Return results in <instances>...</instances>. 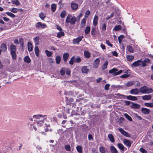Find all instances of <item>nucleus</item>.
I'll return each mask as SVG.
<instances>
[{
	"label": "nucleus",
	"instance_id": "27",
	"mask_svg": "<svg viewBox=\"0 0 153 153\" xmlns=\"http://www.w3.org/2000/svg\"><path fill=\"white\" fill-rule=\"evenodd\" d=\"M108 137L111 142H114V137L112 134H108Z\"/></svg>",
	"mask_w": 153,
	"mask_h": 153
},
{
	"label": "nucleus",
	"instance_id": "28",
	"mask_svg": "<svg viewBox=\"0 0 153 153\" xmlns=\"http://www.w3.org/2000/svg\"><path fill=\"white\" fill-rule=\"evenodd\" d=\"M127 50L130 53H133L134 52V49L130 45L127 46Z\"/></svg>",
	"mask_w": 153,
	"mask_h": 153
},
{
	"label": "nucleus",
	"instance_id": "59",
	"mask_svg": "<svg viewBox=\"0 0 153 153\" xmlns=\"http://www.w3.org/2000/svg\"><path fill=\"white\" fill-rule=\"evenodd\" d=\"M123 35H120L118 37V41L120 43L122 42V39L123 38Z\"/></svg>",
	"mask_w": 153,
	"mask_h": 153
},
{
	"label": "nucleus",
	"instance_id": "37",
	"mask_svg": "<svg viewBox=\"0 0 153 153\" xmlns=\"http://www.w3.org/2000/svg\"><path fill=\"white\" fill-rule=\"evenodd\" d=\"M77 151L79 153H81L82 152V148L80 146H78L76 147Z\"/></svg>",
	"mask_w": 153,
	"mask_h": 153
},
{
	"label": "nucleus",
	"instance_id": "42",
	"mask_svg": "<svg viewBox=\"0 0 153 153\" xmlns=\"http://www.w3.org/2000/svg\"><path fill=\"white\" fill-rule=\"evenodd\" d=\"M108 65V62L106 61L103 64L102 67V69L103 70H105L107 68V66Z\"/></svg>",
	"mask_w": 153,
	"mask_h": 153
},
{
	"label": "nucleus",
	"instance_id": "60",
	"mask_svg": "<svg viewBox=\"0 0 153 153\" xmlns=\"http://www.w3.org/2000/svg\"><path fill=\"white\" fill-rule=\"evenodd\" d=\"M110 86V84H106L104 87V88L105 90H108L109 89V88Z\"/></svg>",
	"mask_w": 153,
	"mask_h": 153
},
{
	"label": "nucleus",
	"instance_id": "16",
	"mask_svg": "<svg viewBox=\"0 0 153 153\" xmlns=\"http://www.w3.org/2000/svg\"><path fill=\"white\" fill-rule=\"evenodd\" d=\"M98 19V17L96 15H95L93 21V25L94 26H96L97 24Z\"/></svg>",
	"mask_w": 153,
	"mask_h": 153
},
{
	"label": "nucleus",
	"instance_id": "19",
	"mask_svg": "<svg viewBox=\"0 0 153 153\" xmlns=\"http://www.w3.org/2000/svg\"><path fill=\"white\" fill-rule=\"evenodd\" d=\"M1 50L4 52H5L7 50V47L6 45L5 44H2L0 46Z\"/></svg>",
	"mask_w": 153,
	"mask_h": 153
},
{
	"label": "nucleus",
	"instance_id": "7",
	"mask_svg": "<svg viewBox=\"0 0 153 153\" xmlns=\"http://www.w3.org/2000/svg\"><path fill=\"white\" fill-rule=\"evenodd\" d=\"M83 37V36H80L76 39H74L73 40V43L74 44H78L79 42L82 40Z\"/></svg>",
	"mask_w": 153,
	"mask_h": 153
},
{
	"label": "nucleus",
	"instance_id": "39",
	"mask_svg": "<svg viewBox=\"0 0 153 153\" xmlns=\"http://www.w3.org/2000/svg\"><path fill=\"white\" fill-rule=\"evenodd\" d=\"M39 16L42 20H44L45 17V15L43 13H41L39 14Z\"/></svg>",
	"mask_w": 153,
	"mask_h": 153
},
{
	"label": "nucleus",
	"instance_id": "58",
	"mask_svg": "<svg viewBox=\"0 0 153 153\" xmlns=\"http://www.w3.org/2000/svg\"><path fill=\"white\" fill-rule=\"evenodd\" d=\"M139 150L143 153H148L147 151L143 148H140Z\"/></svg>",
	"mask_w": 153,
	"mask_h": 153
},
{
	"label": "nucleus",
	"instance_id": "23",
	"mask_svg": "<svg viewBox=\"0 0 153 153\" xmlns=\"http://www.w3.org/2000/svg\"><path fill=\"white\" fill-rule=\"evenodd\" d=\"M110 149L112 153H117V151L114 146H111Z\"/></svg>",
	"mask_w": 153,
	"mask_h": 153
},
{
	"label": "nucleus",
	"instance_id": "40",
	"mask_svg": "<svg viewBox=\"0 0 153 153\" xmlns=\"http://www.w3.org/2000/svg\"><path fill=\"white\" fill-rule=\"evenodd\" d=\"M64 33L63 32L60 31L57 33V37L59 38H60L62 36H64Z\"/></svg>",
	"mask_w": 153,
	"mask_h": 153
},
{
	"label": "nucleus",
	"instance_id": "1",
	"mask_svg": "<svg viewBox=\"0 0 153 153\" xmlns=\"http://www.w3.org/2000/svg\"><path fill=\"white\" fill-rule=\"evenodd\" d=\"M46 116L41 115H34L33 116L34 121H36L38 126H41L44 123V119Z\"/></svg>",
	"mask_w": 153,
	"mask_h": 153
},
{
	"label": "nucleus",
	"instance_id": "2",
	"mask_svg": "<svg viewBox=\"0 0 153 153\" xmlns=\"http://www.w3.org/2000/svg\"><path fill=\"white\" fill-rule=\"evenodd\" d=\"M76 21V19L74 16L68 14L65 20L67 23H70L71 25H74Z\"/></svg>",
	"mask_w": 153,
	"mask_h": 153
},
{
	"label": "nucleus",
	"instance_id": "6",
	"mask_svg": "<svg viewBox=\"0 0 153 153\" xmlns=\"http://www.w3.org/2000/svg\"><path fill=\"white\" fill-rule=\"evenodd\" d=\"M45 115L46 116L45 117L44 120L47 121V123H45L44 125L45 126V127L48 128L50 126L49 122L50 121H51L52 117L50 116Z\"/></svg>",
	"mask_w": 153,
	"mask_h": 153
},
{
	"label": "nucleus",
	"instance_id": "3",
	"mask_svg": "<svg viewBox=\"0 0 153 153\" xmlns=\"http://www.w3.org/2000/svg\"><path fill=\"white\" fill-rule=\"evenodd\" d=\"M139 91L140 93L145 94H150L153 92V90L152 88H149L146 86H144L140 88Z\"/></svg>",
	"mask_w": 153,
	"mask_h": 153
},
{
	"label": "nucleus",
	"instance_id": "61",
	"mask_svg": "<svg viewBox=\"0 0 153 153\" xmlns=\"http://www.w3.org/2000/svg\"><path fill=\"white\" fill-rule=\"evenodd\" d=\"M81 61V59L78 57L76 59L75 58V62L76 63H79Z\"/></svg>",
	"mask_w": 153,
	"mask_h": 153
},
{
	"label": "nucleus",
	"instance_id": "62",
	"mask_svg": "<svg viewBox=\"0 0 153 153\" xmlns=\"http://www.w3.org/2000/svg\"><path fill=\"white\" fill-rule=\"evenodd\" d=\"M86 22V20L85 19H83L81 21L82 26H84Z\"/></svg>",
	"mask_w": 153,
	"mask_h": 153
},
{
	"label": "nucleus",
	"instance_id": "22",
	"mask_svg": "<svg viewBox=\"0 0 153 153\" xmlns=\"http://www.w3.org/2000/svg\"><path fill=\"white\" fill-rule=\"evenodd\" d=\"M82 71L83 73H87L89 71L88 69L87 68V67L84 66L82 67Z\"/></svg>",
	"mask_w": 153,
	"mask_h": 153
},
{
	"label": "nucleus",
	"instance_id": "55",
	"mask_svg": "<svg viewBox=\"0 0 153 153\" xmlns=\"http://www.w3.org/2000/svg\"><path fill=\"white\" fill-rule=\"evenodd\" d=\"M151 98V96H142V99L144 100H150Z\"/></svg>",
	"mask_w": 153,
	"mask_h": 153
},
{
	"label": "nucleus",
	"instance_id": "34",
	"mask_svg": "<svg viewBox=\"0 0 153 153\" xmlns=\"http://www.w3.org/2000/svg\"><path fill=\"white\" fill-rule=\"evenodd\" d=\"M24 61L26 62L29 63L31 61V60L30 58L28 56H26L24 59Z\"/></svg>",
	"mask_w": 153,
	"mask_h": 153
},
{
	"label": "nucleus",
	"instance_id": "47",
	"mask_svg": "<svg viewBox=\"0 0 153 153\" xmlns=\"http://www.w3.org/2000/svg\"><path fill=\"white\" fill-rule=\"evenodd\" d=\"M45 53L47 56L48 57L51 56L52 54V53L51 52L49 51L48 50H45Z\"/></svg>",
	"mask_w": 153,
	"mask_h": 153
},
{
	"label": "nucleus",
	"instance_id": "5",
	"mask_svg": "<svg viewBox=\"0 0 153 153\" xmlns=\"http://www.w3.org/2000/svg\"><path fill=\"white\" fill-rule=\"evenodd\" d=\"M144 64V63L143 64V63L142 61L140 60L134 62L132 63L131 66L132 67H137L138 66L142 67L145 66V65Z\"/></svg>",
	"mask_w": 153,
	"mask_h": 153
},
{
	"label": "nucleus",
	"instance_id": "36",
	"mask_svg": "<svg viewBox=\"0 0 153 153\" xmlns=\"http://www.w3.org/2000/svg\"><path fill=\"white\" fill-rule=\"evenodd\" d=\"M6 14L9 16H10L13 18H14L16 16L15 15L10 12H7L6 13Z\"/></svg>",
	"mask_w": 153,
	"mask_h": 153
},
{
	"label": "nucleus",
	"instance_id": "29",
	"mask_svg": "<svg viewBox=\"0 0 153 153\" xmlns=\"http://www.w3.org/2000/svg\"><path fill=\"white\" fill-rule=\"evenodd\" d=\"M84 54L86 58H88L90 56V53L87 51H85L84 52Z\"/></svg>",
	"mask_w": 153,
	"mask_h": 153
},
{
	"label": "nucleus",
	"instance_id": "57",
	"mask_svg": "<svg viewBox=\"0 0 153 153\" xmlns=\"http://www.w3.org/2000/svg\"><path fill=\"white\" fill-rule=\"evenodd\" d=\"M61 74L62 75H64L65 73V69L64 68H62L60 71Z\"/></svg>",
	"mask_w": 153,
	"mask_h": 153
},
{
	"label": "nucleus",
	"instance_id": "10",
	"mask_svg": "<svg viewBox=\"0 0 153 153\" xmlns=\"http://www.w3.org/2000/svg\"><path fill=\"white\" fill-rule=\"evenodd\" d=\"M119 131L120 132V133L123 135L127 137H130V136L126 131H124L123 129L122 128H120L118 129Z\"/></svg>",
	"mask_w": 153,
	"mask_h": 153
},
{
	"label": "nucleus",
	"instance_id": "26",
	"mask_svg": "<svg viewBox=\"0 0 153 153\" xmlns=\"http://www.w3.org/2000/svg\"><path fill=\"white\" fill-rule=\"evenodd\" d=\"M122 27L120 25H116L113 29V30L115 31H118L121 29Z\"/></svg>",
	"mask_w": 153,
	"mask_h": 153
},
{
	"label": "nucleus",
	"instance_id": "52",
	"mask_svg": "<svg viewBox=\"0 0 153 153\" xmlns=\"http://www.w3.org/2000/svg\"><path fill=\"white\" fill-rule=\"evenodd\" d=\"M90 13V11L89 10L87 11L85 13L84 17L85 18H87L88 16L89 15Z\"/></svg>",
	"mask_w": 153,
	"mask_h": 153
},
{
	"label": "nucleus",
	"instance_id": "48",
	"mask_svg": "<svg viewBox=\"0 0 153 153\" xmlns=\"http://www.w3.org/2000/svg\"><path fill=\"white\" fill-rule=\"evenodd\" d=\"M131 106L133 108H139L140 107V105L136 104H132Z\"/></svg>",
	"mask_w": 153,
	"mask_h": 153
},
{
	"label": "nucleus",
	"instance_id": "30",
	"mask_svg": "<svg viewBox=\"0 0 153 153\" xmlns=\"http://www.w3.org/2000/svg\"><path fill=\"white\" fill-rule=\"evenodd\" d=\"M128 99L134 101L137 100V98L135 96H127Z\"/></svg>",
	"mask_w": 153,
	"mask_h": 153
},
{
	"label": "nucleus",
	"instance_id": "9",
	"mask_svg": "<svg viewBox=\"0 0 153 153\" xmlns=\"http://www.w3.org/2000/svg\"><path fill=\"white\" fill-rule=\"evenodd\" d=\"M100 60L99 58L96 59L94 61L93 64V67L94 68H97L100 65Z\"/></svg>",
	"mask_w": 153,
	"mask_h": 153
},
{
	"label": "nucleus",
	"instance_id": "25",
	"mask_svg": "<svg viewBox=\"0 0 153 153\" xmlns=\"http://www.w3.org/2000/svg\"><path fill=\"white\" fill-rule=\"evenodd\" d=\"M28 49L29 51L30 52L32 51L33 50L32 45L31 42H29L27 44Z\"/></svg>",
	"mask_w": 153,
	"mask_h": 153
},
{
	"label": "nucleus",
	"instance_id": "13",
	"mask_svg": "<svg viewBox=\"0 0 153 153\" xmlns=\"http://www.w3.org/2000/svg\"><path fill=\"white\" fill-rule=\"evenodd\" d=\"M10 10L14 13H16L19 11H22V10L21 9H18L14 7L11 9Z\"/></svg>",
	"mask_w": 153,
	"mask_h": 153
},
{
	"label": "nucleus",
	"instance_id": "63",
	"mask_svg": "<svg viewBox=\"0 0 153 153\" xmlns=\"http://www.w3.org/2000/svg\"><path fill=\"white\" fill-rule=\"evenodd\" d=\"M88 139L89 140H92L93 139V138L91 134H89L88 135Z\"/></svg>",
	"mask_w": 153,
	"mask_h": 153
},
{
	"label": "nucleus",
	"instance_id": "31",
	"mask_svg": "<svg viewBox=\"0 0 153 153\" xmlns=\"http://www.w3.org/2000/svg\"><path fill=\"white\" fill-rule=\"evenodd\" d=\"M134 58V57L132 55H127L126 59L128 61H130L132 60Z\"/></svg>",
	"mask_w": 153,
	"mask_h": 153
},
{
	"label": "nucleus",
	"instance_id": "20",
	"mask_svg": "<svg viewBox=\"0 0 153 153\" xmlns=\"http://www.w3.org/2000/svg\"><path fill=\"white\" fill-rule=\"evenodd\" d=\"M69 55L68 53H65L63 55V58L65 62H66L67 61Z\"/></svg>",
	"mask_w": 153,
	"mask_h": 153
},
{
	"label": "nucleus",
	"instance_id": "32",
	"mask_svg": "<svg viewBox=\"0 0 153 153\" xmlns=\"http://www.w3.org/2000/svg\"><path fill=\"white\" fill-rule=\"evenodd\" d=\"M56 6L55 4H52L51 6V9L53 12H54L56 9Z\"/></svg>",
	"mask_w": 153,
	"mask_h": 153
},
{
	"label": "nucleus",
	"instance_id": "53",
	"mask_svg": "<svg viewBox=\"0 0 153 153\" xmlns=\"http://www.w3.org/2000/svg\"><path fill=\"white\" fill-rule=\"evenodd\" d=\"M65 148L67 151H69L71 150V147L69 145H67L65 146Z\"/></svg>",
	"mask_w": 153,
	"mask_h": 153
},
{
	"label": "nucleus",
	"instance_id": "64",
	"mask_svg": "<svg viewBox=\"0 0 153 153\" xmlns=\"http://www.w3.org/2000/svg\"><path fill=\"white\" fill-rule=\"evenodd\" d=\"M128 76V75L127 74H125L120 76V77L121 78H126Z\"/></svg>",
	"mask_w": 153,
	"mask_h": 153
},
{
	"label": "nucleus",
	"instance_id": "43",
	"mask_svg": "<svg viewBox=\"0 0 153 153\" xmlns=\"http://www.w3.org/2000/svg\"><path fill=\"white\" fill-rule=\"evenodd\" d=\"M99 150L102 153H105L106 152L105 148L103 146L100 147L99 148Z\"/></svg>",
	"mask_w": 153,
	"mask_h": 153
},
{
	"label": "nucleus",
	"instance_id": "12",
	"mask_svg": "<svg viewBox=\"0 0 153 153\" xmlns=\"http://www.w3.org/2000/svg\"><path fill=\"white\" fill-rule=\"evenodd\" d=\"M111 87H113V88H116L117 90L120 89H125V85H112Z\"/></svg>",
	"mask_w": 153,
	"mask_h": 153
},
{
	"label": "nucleus",
	"instance_id": "17",
	"mask_svg": "<svg viewBox=\"0 0 153 153\" xmlns=\"http://www.w3.org/2000/svg\"><path fill=\"white\" fill-rule=\"evenodd\" d=\"M139 92V90L137 89H133L130 91V93L132 94L135 95L138 93Z\"/></svg>",
	"mask_w": 153,
	"mask_h": 153
},
{
	"label": "nucleus",
	"instance_id": "54",
	"mask_svg": "<svg viewBox=\"0 0 153 153\" xmlns=\"http://www.w3.org/2000/svg\"><path fill=\"white\" fill-rule=\"evenodd\" d=\"M145 105L146 106L150 107H153V103H146Z\"/></svg>",
	"mask_w": 153,
	"mask_h": 153
},
{
	"label": "nucleus",
	"instance_id": "14",
	"mask_svg": "<svg viewBox=\"0 0 153 153\" xmlns=\"http://www.w3.org/2000/svg\"><path fill=\"white\" fill-rule=\"evenodd\" d=\"M9 50L10 53L16 52V47L15 45L12 44L10 46Z\"/></svg>",
	"mask_w": 153,
	"mask_h": 153
},
{
	"label": "nucleus",
	"instance_id": "35",
	"mask_svg": "<svg viewBox=\"0 0 153 153\" xmlns=\"http://www.w3.org/2000/svg\"><path fill=\"white\" fill-rule=\"evenodd\" d=\"M117 146L119 149L123 151L124 150L125 147L122 144L118 143L117 144Z\"/></svg>",
	"mask_w": 153,
	"mask_h": 153
},
{
	"label": "nucleus",
	"instance_id": "41",
	"mask_svg": "<svg viewBox=\"0 0 153 153\" xmlns=\"http://www.w3.org/2000/svg\"><path fill=\"white\" fill-rule=\"evenodd\" d=\"M124 115L126 117L129 121H132V119L131 117L127 114H125Z\"/></svg>",
	"mask_w": 153,
	"mask_h": 153
},
{
	"label": "nucleus",
	"instance_id": "45",
	"mask_svg": "<svg viewBox=\"0 0 153 153\" xmlns=\"http://www.w3.org/2000/svg\"><path fill=\"white\" fill-rule=\"evenodd\" d=\"M90 31V27L89 26L86 27L85 29V33L87 34Z\"/></svg>",
	"mask_w": 153,
	"mask_h": 153
},
{
	"label": "nucleus",
	"instance_id": "8",
	"mask_svg": "<svg viewBox=\"0 0 153 153\" xmlns=\"http://www.w3.org/2000/svg\"><path fill=\"white\" fill-rule=\"evenodd\" d=\"M47 27V25L45 24H42L40 22H37L36 25V28H44Z\"/></svg>",
	"mask_w": 153,
	"mask_h": 153
},
{
	"label": "nucleus",
	"instance_id": "51",
	"mask_svg": "<svg viewBox=\"0 0 153 153\" xmlns=\"http://www.w3.org/2000/svg\"><path fill=\"white\" fill-rule=\"evenodd\" d=\"M12 3L17 6L19 5L20 4V2L18 0H13Z\"/></svg>",
	"mask_w": 153,
	"mask_h": 153
},
{
	"label": "nucleus",
	"instance_id": "46",
	"mask_svg": "<svg viewBox=\"0 0 153 153\" xmlns=\"http://www.w3.org/2000/svg\"><path fill=\"white\" fill-rule=\"evenodd\" d=\"M134 84V81H130L128 82L126 84V85L127 87H130Z\"/></svg>",
	"mask_w": 153,
	"mask_h": 153
},
{
	"label": "nucleus",
	"instance_id": "33",
	"mask_svg": "<svg viewBox=\"0 0 153 153\" xmlns=\"http://www.w3.org/2000/svg\"><path fill=\"white\" fill-rule=\"evenodd\" d=\"M56 62L57 64L60 63L61 61V57L59 56H57L56 58Z\"/></svg>",
	"mask_w": 153,
	"mask_h": 153
},
{
	"label": "nucleus",
	"instance_id": "50",
	"mask_svg": "<svg viewBox=\"0 0 153 153\" xmlns=\"http://www.w3.org/2000/svg\"><path fill=\"white\" fill-rule=\"evenodd\" d=\"M66 14V13L65 11L63 10L61 13L60 16L62 18H64Z\"/></svg>",
	"mask_w": 153,
	"mask_h": 153
},
{
	"label": "nucleus",
	"instance_id": "56",
	"mask_svg": "<svg viewBox=\"0 0 153 153\" xmlns=\"http://www.w3.org/2000/svg\"><path fill=\"white\" fill-rule=\"evenodd\" d=\"M96 34V30L95 28L94 27H92L91 30V34L92 35H94Z\"/></svg>",
	"mask_w": 153,
	"mask_h": 153
},
{
	"label": "nucleus",
	"instance_id": "49",
	"mask_svg": "<svg viewBox=\"0 0 153 153\" xmlns=\"http://www.w3.org/2000/svg\"><path fill=\"white\" fill-rule=\"evenodd\" d=\"M150 60L149 59L146 58L145 59V60L143 61H142V62L145 65V66L147 65L146 63L147 62H150Z\"/></svg>",
	"mask_w": 153,
	"mask_h": 153
},
{
	"label": "nucleus",
	"instance_id": "38",
	"mask_svg": "<svg viewBox=\"0 0 153 153\" xmlns=\"http://www.w3.org/2000/svg\"><path fill=\"white\" fill-rule=\"evenodd\" d=\"M10 53L11 55L12 58L14 59H16L17 55L16 52H10Z\"/></svg>",
	"mask_w": 153,
	"mask_h": 153
},
{
	"label": "nucleus",
	"instance_id": "18",
	"mask_svg": "<svg viewBox=\"0 0 153 153\" xmlns=\"http://www.w3.org/2000/svg\"><path fill=\"white\" fill-rule=\"evenodd\" d=\"M72 9L73 10H76L78 7V4L74 2H72L71 4Z\"/></svg>",
	"mask_w": 153,
	"mask_h": 153
},
{
	"label": "nucleus",
	"instance_id": "11",
	"mask_svg": "<svg viewBox=\"0 0 153 153\" xmlns=\"http://www.w3.org/2000/svg\"><path fill=\"white\" fill-rule=\"evenodd\" d=\"M123 142L125 145L126 146L130 147L131 146L132 143L129 140L125 139L123 140Z\"/></svg>",
	"mask_w": 153,
	"mask_h": 153
},
{
	"label": "nucleus",
	"instance_id": "44",
	"mask_svg": "<svg viewBox=\"0 0 153 153\" xmlns=\"http://www.w3.org/2000/svg\"><path fill=\"white\" fill-rule=\"evenodd\" d=\"M74 62H75V58L74 56H73L71 58L69 61V64L70 65H72Z\"/></svg>",
	"mask_w": 153,
	"mask_h": 153
},
{
	"label": "nucleus",
	"instance_id": "15",
	"mask_svg": "<svg viewBox=\"0 0 153 153\" xmlns=\"http://www.w3.org/2000/svg\"><path fill=\"white\" fill-rule=\"evenodd\" d=\"M34 42L35 43V45L37 46L39 45V36H36L33 38Z\"/></svg>",
	"mask_w": 153,
	"mask_h": 153
},
{
	"label": "nucleus",
	"instance_id": "24",
	"mask_svg": "<svg viewBox=\"0 0 153 153\" xmlns=\"http://www.w3.org/2000/svg\"><path fill=\"white\" fill-rule=\"evenodd\" d=\"M141 111L143 113L146 114H148L149 112V109L145 108H143L141 109Z\"/></svg>",
	"mask_w": 153,
	"mask_h": 153
},
{
	"label": "nucleus",
	"instance_id": "4",
	"mask_svg": "<svg viewBox=\"0 0 153 153\" xmlns=\"http://www.w3.org/2000/svg\"><path fill=\"white\" fill-rule=\"evenodd\" d=\"M117 69L114 68L110 70L109 73L112 74L113 76H116L120 74L123 72V71L122 70H120L119 71Z\"/></svg>",
	"mask_w": 153,
	"mask_h": 153
},
{
	"label": "nucleus",
	"instance_id": "21",
	"mask_svg": "<svg viewBox=\"0 0 153 153\" xmlns=\"http://www.w3.org/2000/svg\"><path fill=\"white\" fill-rule=\"evenodd\" d=\"M34 51L36 56H38L39 55V49L37 46H36L34 48Z\"/></svg>",
	"mask_w": 153,
	"mask_h": 153
}]
</instances>
